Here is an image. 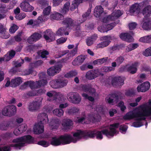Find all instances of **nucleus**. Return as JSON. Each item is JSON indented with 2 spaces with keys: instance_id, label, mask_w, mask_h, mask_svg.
I'll list each match as a JSON object with an SVG mask.
<instances>
[{
  "instance_id": "1",
  "label": "nucleus",
  "mask_w": 151,
  "mask_h": 151,
  "mask_svg": "<svg viewBox=\"0 0 151 151\" xmlns=\"http://www.w3.org/2000/svg\"><path fill=\"white\" fill-rule=\"evenodd\" d=\"M109 130L104 129L101 131H91L81 130H78L77 132L74 133L73 136L77 139H81L82 138L88 139L93 138L95 136L96 138L99 140H101L103 138L102 134L106 136H110L113 137L116 132V129L113 128H109Z\"/></svg>"
},
{
  "instance_id": "2",
  "label": "nucleus",
  "mask_w": 151,
  "mask_h": 151,
  "mask_svg": "<svg viewBox=\"0 0 151 151\" xmlns=\"http://www.w3.org/2000/svg\"><path fill=\"white\" fill-rule=\"evenodd\" d=\"M37 118L39 120H40V121L37 124H36L34 127L33 131L35 134L42 133L44 131L43 124L48 123L49 121L47 114L45 113L39 114Z\"/></svg>"
},
{
  "instance_id": "3",
  "label": "nucleus",
  "mask_w": 151,
  "mask_h": 151,
  "mask_svg": "<svg viewBox=\"0 0 151 151\" xmlns=\"http://www.w3.org/2000/svg\"><path fill=\"white\" fill-rule=\"evenodd\" d=\"M17 112V108L14 105H8L4 107L2 111V114L5 116H11Z\"/></svg>"
},
{
  "instance_id": "4",
  "label": "nucleus",
  "mask_w": 151,
  "mask_h": 151,
  "mask_svg": "<svg viewBox=\"0 0 151 151\" xmlns=\"http://www.w3.org/2000/svg\"><path fill=\"white\" fill-rule=\"evenodd\" d=\"M12 142L13 143H23L22 142H24L28 144H32L34 142V138L31 136L28 135L14 139Z\"/></svg>"
},
{
  "instance_id": "5",
  "label": "nucleus",
  "mask_w": 151,
  "mask_h": 151,
  "mask_svg": "<svg viewBox=\"0 0 151 151\" xmlns=\"http://www.w3.org/2000/svg\"><path fill=\"white\" fill-rule=\"evenodd\" d=\"M67 98L71 103L75 104H79L81 100V97L77 93L70 92L68 95Z\"/></svg>"
},
{
  "instance_id": "6",
  "label": "nucleus",
  "mask_w": 151,
  "mask_h": 151,
  "mask_svg": "<svg viewBox=\"0 0 151 151\" xmlns=\"http://www.w3.org/2000/svg\"><path fill=\"white\" fill-rule=\"evenodd\" d=\"M61 144L65 145L70 143L71 142L76 143L77 140L73 138L70 134H65L60 136Z\"/></svg>"
},
{
  "instance_id": "7",
  "label": "nucleus",
  "mask_w": 151,
  "mask_h": 151,
  "mask_svg": "<svg viewBox=\"0 0 151 151\" xmlns=\"http://www.w3.org/2000/svg\"><path fill=\"white\" fill-rule=\"evenodd\" d=\"M101 74L100 70L98 68L90 70L88 71L85 76L86 78L89 80H91L98 77Z\"/></svg>"
},
{
  "instance_id": "8",
  "label": "nucleus",
  "mask_w": 151,
  "mask_h": 151,
  "mask_svg": "<svg viewBox=\"0 0 151 151\" xmlns=\"http://www.w3.org/2000/svg\"><path fill=\"white\" fill-rule=\"evenodd\" d=\"M121 92L118 91L116 93H111L108 95L109 98L106 97L105 99L106 102L110 105H113L114 101L117 102L119 100V95H120Z\"/></svg>"
},
{
  "instance_id": "9",
  "label": "nucleus",
  "mask_w": 151,
  "mask_h": 151,
  "mask_svg": "<svg viewBox=\"0 0 151 151\" xmlns=\"http://www.w3.org/2000/svg\"><path fill=\"white\" fill-rule=\"evenodd\" d=\"M43 34V37L47 42H50L55 40V34L50 29L46 30Z\"/></svg>"
},
{
  "instance_id": "10",
  "label": "nucleus",
  "mask_w": 151,
  "mask_h": 151,
  "mask_svg": "<svg viewBox=\"0 0 151 151\" xmlns=\"http://www.w3.org/2000/svg\"><path fill=\"white\" fill-rule=\"evenodd\" d=\"M62 65L61 64H58L52 67L47 70V73L50 76H53L61 70Z\"/></svg>"
},
{
  "instance_id": "11",
  "label": "nucleus",
  "mask_w": 151,
  "mask_h": 151,
  "mask_svg": "<svg viewBox=\"0 0 151 151\" xmlns=\"http://www.w3.org/2000/svg\"><path fill=\"white\" fill-rule=\"evenodd\" d=\"M24 145V143H18L15 144H11L8 146H5L1 148L2 151H10L11 147H14L15 149H21Z\"/></svg>"
},
{
  "instance_id": "12",
  "label": "nucleus",
  "mask_w": 151,
  "mask_h": 151,
  "mask_svg": "<svg viewBox=\"0 0 151 151\" xmlns=\"http://www.w3.org/2000/svg\"><path fill=\"white\" fill-rule=\"evenodd\" d=\"M111 84L114 87L118 88L124 84V80L120 76L115 77L112 80Z\"/></svg>"
},
{
  "instance_id": "13",
  "label": "nucleus",
  "mask_w": 151,
  "mask_h": 151,
  "mask_svg": "<svg viewBox=\"0 0 151 151\" xmlns=\"http://www.w3.org/2000/svg\"><path fill=\"white\" fill-rule=\"evenodd\" d=\"M111 37L109 35L104 37L103 39L106 40L98 44L96 46V48H102L107 46L110 43L109 40H111Z\"/></svg>"
},
{
  "instance_id": "14",
  "label": "nucleus",
  "mask_w": 151,
  "mask_h": 151,
  "mask_svg": "<svg viewBox=\"0 0 151 151\" xmlns=\"http://www.w3.org/2000/svg\"><path fill=\"white\" fill-rule=\"evenodd\" d=\"M91 8H88L87 11L85 12L82 15V18L81 20H78L77 21V25H79L81 23L84 22L86 20L89 19L91 17L90 14L91 12Z\"/></svg>"
},
{
  "instance_id": "15",
  "label": "nucleus",
  "mask_w": 151,
  "mask_h": 151,
  "mask_svg": "<svg viewBox=\"0 0 151 151\" xmlns=\"http://www.w3.org/2000/svg\"><path fill=\"white\" fill-rule=\"evenodd\" d=\"M73 124L72 120L69 119H65L63 121L62 126L64 129L68 130L72 128Z\"/></svg>"
},
{
  "instance_id": "16",
  "label": "nucleus",
  "mask_w": 151,
  "mask_h": 151,
  "mask_svg": "<svg viewBox=\"0 0 151 151\" xmlns=\"http://www.w3.org/2000/svg\"><path fill=\"white\" fill-rule=\"evenodd\" d=\"M139 65V63L137 62H135L132 63L131 65H128L127 71L131 74L135 73L137 70V68L138 67Z\"/></svg>"
},
{
  "instance_id": "17",
  "label": "nucleus",
  "mask_w": 151,
  "mask_h": 151,
  "mask_svg": "<svg viewBox=\"0 0 151 151\" xmlns=\"http://www.w3.org/2000/svg\"><path fill=\"white\" fill-rule=\"evenodd\" d=\"M150 86V84L149 82H145L141 84L140 86H137V91L138 92H145L149 89Z\"/></svg>"
},
{
  "instance_id": "18",
  "label": "nucleus",
  "mask_w": 151,
  "mask_h": 151,
  "mask_svg": "<svg viewBox=\"0 0 151 151\" xmlns=\"http://www.w3.org/2000/svg\"><path fill=\"white\" fill-rule=\"evenodd\" d=\"M42 36L41 34L35 32L27 39V42L29 44H32L34 42H35L39 40Z\"/></svg>"
},
{
  "instance_id": "19",
  "label": "nucleus",
  "mask_w": 151,
  "mask_h": 151,
  "mask_svg": "<svg viewBox=\"0 0 151 151\" xmlns=\"http://www.w3.org/2000/svg\"><path fill=\"white\" fill-rule=\"evenodd\" d=\"M20 7L23 11L26 12H31L34 9L33 7L30 5L28 2L26 1H24L21 3Z\"/></svg>"
},
{
  "instance_id": "20",
  "label": "nucleus",
  "mask_w": 151,
  "mask_h": 151,
  "mask_svg": "<svg viewBox=\"0 0 151 151\" xmlns=\"http://www.w3.org/2000/svg\"><path fill=\"white\" fill-rule=\"evenodd\" d=\"M86 58L85 55H79L72 62V65L74 66L80 65L83 63Z\"/></svg>"
},
{
  "instance_id": "21",
  "label": "nucleus",
  "mask_w": 151,
  "mask_h": 151,
  "mask_svg": "<svg viewBox=\"0 0 151 151\" xmlns=\"http://www.w3.org/2000/svg\"><path fill=\"white\" fill-rule=\"evenodd\" d=\"M142 27L145 30L151 29V21L149 18H144L142 23Z\"/></svg>"
},
{
  "instance_id": "22",
  "label": "nucleus",
  "mask_w": 151,
  "mask_h": 151,
  "mask_svg": "<svg viewBox=\"0 0 151 151\" xmlns=\"http://www.w3.org/2000/svg\"><path fill=\"white\" fill-rule=\"evenodd\" d=\"M62 24L66 28L74 26L75 25L74 20L70 17L65 18L62 22Z\"/></svg>"
},
{
  "instance_id": "23",
  "label": "nucleus",
  "mask_w": 151,
  "mask_h": 151,
  "mask_svg": "<svg viewBox=\"0 0 151 151\" xmlns=\"http://www.w3.org/2000/svg\"><path fill=\"white\" fill-rule=\"evenodd\" d=\"M41 104V101H33L29 104L28 109L29 111H32L36 110L39 108Z\"/></svg>"
},
{
  "instance_id": "24",
  "label": "nucleus",
  "mask_w": 151,
  "mask_h": 151,
  "mask_svg": "<svg viewBox=\"0 0 151 151\" xmlns=\"http://www.w3.org/2000/svg\"><path fill=\"white\" fill-rule=\"evenodd\" d=\"M119 37L122 40L127 42H130L132 41V37L128 33H122L120 34Z\"/></svg>"
},
{
  "instance_id": "25",
  "label": "nucleus",
  "mask_w": 151,
  "mask_h": 151,
  "mask_svg": "<svg viewBox=\"0 0 151 151\" xmlns=\"http://www.w3.org/2000/svg\"><path fill=\"white\" fill-rule=\"evenodd\" d=\"M66 28L65 27H60L56 31L55 35L58 36H61L65 35H68L69 33L66 31Z\"/></svg>"
},
{
  "instance_id": "26",
  "label": "nucleus",
  "mask_w": 151,
  "mask_h": 151,
  "mask_svg": "<svg viewBox=\"0 0 151 151\" xmlns=\"http://www.w3.org/2000/svg\"><path fill=\"white\" fill-rule=\"evenodd\" d=\"M22 79L21 77H19L15 78L14 79H12L11 86L12 87H15L19 86L22 82Z\"/></svg>"
},
{
  "instance_id": "27",
  "label": "nucleus",
  "mask_w": 151,
  "mask_h": 151,
  "mask_svg": "<svg viewBox=\"0 0 151 151\" xmlns=\"http://www.w3.org/2000/svg\"><path fill=\"white\" fill-rule=\"evenodd\" d=\"M142 13L144 16V18H149L151 14V6L149 5L145 7L143 9Z\"/></svg>"
},
{
  "instance_id": "28",
  "label": "nucleus",
  "mask_w": 151,
  "mask_h": 151,
  "mask_svg": "<svg viewBox=\"0 0 151 151\" xmlns=\"http://www.w3.org/2000/svg\"><path fill=\"white\" fill-rule=\"evenodd\" d=\"M103 12V9L101 6H97L94 10V15L96 17H99Z\"/></svg>"
},
{
  "instance_id": "29",
  "label": "nucleus",
  "mask_w": 151,
  "mask_h": 151,
  "mask_svg": "<svg viewBox=\"0 0 151 151\" xmlns=\"http://www.w3.org/2000/svg\"><path fill=\"white\" fill-rule=\"evenodd\" d=\"M97 37V35H94L87 37L86 40V45L89 46L93 44L94 42L96 40Z\"/></svg>"
},
{
  "instance_id": "30",
  "label": "nucleus",
  "mask_w": 151,
  "mask_h": 151,
  "mask_svg": "<svg viewBox=\"0 0 151 151\" xmlns=\"http://www.w3.org/2000/svg\"><path fill=\"white\" fill-rule=\"evenodd\" d=\"M50 144L54 146H58L62 145L60 136L58 138L56 137H52Z\"/></svg>"
},
{
  "instance_id": "31",
  "label": "nucleus",
  "mask_w": 151,
  "mask_h": 151,
  "mask_svg": "<svg viewBox=\"0 0 151 151\" xmlns=\"http://www.w3.org/2000/svg\"><path fill=\"white\" fill-rule=\"evenodd\" d=\"M59 120L57 118H55L52 119L50 122L49 125L52 129H57L58 127Z\"/></svg>"
},
{
  "instance_id": "32",
  "label": "nucleus",
  "mask_w": 151,
  "mask_h": 151,
  "mask_svg": "<svg viewBox=\"0 0 151 151\" xmlns=\"http://www.w3.org/2000/svg\"><path fill=\"white\" fill-rule=\"evenodd\" d=\"M63 15L58 13H56L55 14H53L51 15L50 18L51 20H60L63 18Z\"/></svg>"
},
{
  "instance_id": "33",
  "label": "nucleus",
  "mask_w": 151,
  "mask_h": 151,
  "mask_svg": "<svg viewBox=\"0 0 151 151\" xmlns=\"http://www.w3.org/2000/svg\"><path fill=\"white\" fill-rule=\"evenodd\" d=\"M108 59V57L103 58L94 60L93 63L94 65H99L102 64L107 62Z\"/></svg>"
},
{
  "instance_id": "34",
  "label": "nucleus",
  "mask_w": 151,
  "mask_h": 151,
  "mask_svg": "<svg viewBox=\"0 0 151 151\" xmlns=\"http://www.w3.org/2000/svg\"><path fill=\"white\" fill-rule=\"evenodd\" d=\"M122 14L120 10H115L112 13L111 16L110 17V18L112 19H116L121 16Z\"/></svg>"
},
{
  "instance_id": "35",
  "label": "nucleus",
  "mask_w": 151,
  "mask_h": 151,
  "mask_svg": "<svg viewBox=\"0 0 151 151\" xmlns=\"http://www.w3.org/2000/svg\"><path fill=\"white\" fill-rule=\"evenodd\" d=\"M120 22V21L119 20H117L115 22L111 23L110 24H108L107 25L106 24V29L107 30V32L112 29L117 24H118Z\"/></svg>"
},
{
  "instance_id": "36",
  "label": "nucleus",
  "mask_w": 151,
  "mask_h": 151,
  "mask_svg": "<svg viewBox=\"0 0 151 151\" xmlns=\"http://www.w3.org/2000/svg\"><path fill=\"white\" fill-rule=\"evenodd\" d=\"M83 0H74L73 2L70 9L74 10L78 7V5L81 3L82 2Z\"/></svg>"
},
{
  "instance_id": "37",
  "label": "nucleus",
  "mask_w": 151,
  "mask_h": 151,
  "mask_svg": "<svg viewBox=\"0 0 151 151\" xmlns=\"http://www.w3.org/2000/svg\"><path fill=\"white\" fill-rule=\"evenodd\" d=\"M58 88H61L66 86L68 81L66 80L58 79Z\"/></svg>"
},
{
  "instance_id": "38",
  "label": "nucleus",
  "mask_w": 151,
  "mask_h": 151,
  "mask_svg": "<svg viewBox=\"0 0 151 151\" xmlns=\"http://www.w3.org/2000/svg\"><path fill=\"white\" fill-rule=\"evenodd\" d=\"M43 63L41 60H36L35 62L30 63L29 66L32 68H37L40 65Z\"/></svg>"
},
{
  "instance_id": "39",
  "label": "nucleus",
  "mask_w": 151,
  "mask_h": 151,
  "mask_svg": "<svg viewBox=\"0 0 151 151\" xmlns=\"http://www.w3.org/2000/svg\"><path fill=\"white\" fill-rule=\"evenodd\" d=\"M53 114L58 117L63 116L64 113V111L62 109H56L53 111Z\"/></svg>"
},
{
  "instance_id": "40",
  "label": "nucleus",
  "mask_w": 151,
  "mask_h": 151,
  "mask_svg": "<svg viewBox=\"0 0 151 151\" xmlns=\"http://www.w3.org/2000/svg\"><path fill=\"white\" fill-rule=\"evenodd\" d=\"M139 46V45L137 43H132L129 45L126 49V50L128 51H130L136 48Z\"/></svg>"
},
{
  "instance_id": "41",
  "label": "nucleus",
  "mask_w": 151,
  "mask_h": 151,
  "mask_svg": "<svg viewBox=\"0 0 151 151\" xmlns=\"http://www.w3.org/2000/svg\"><path fill=\"white\" fill-rule=\"evenodd\" d=\"M47 82L46 79H42L37 81V86L40 87L44 86L47 84Z\"/></svg>"
},
{
  "instance_id": "42",
  "label": "nucleus",
  "mask_w": 151,
  "mask_h": 151,
  "mask_svg": "<svg viewBox=\"0 0 151 151\" xmlns=\"http://www.w3.org/2000/svg\"><path fill=\"white\" fill-rule=\"evenodd\" d=\"M50 86L54 88H58V79L51 81L49 83Z\"/></svg>"
},
{
  "instance_id": "43",
  "label": "nucleus",
  "mask_w": 151,
  "mask_h": 151,
  "mask_svg": "<svg viewBox=\"0 0 151 151\" xmlns=\"http://www.w3.org/2000/svg\"><path fill=\"white\" fill-rule=\"evenodd\" d=\"M70 5V4L69 2H66L64 5L61 11V13L63 14H64L68 12Z\"/></svg>"
},
{
  "instance_id": "44",
  "label": "nucleus",
  "mask_w": 151,
  "mask_h": 151,
  "mask_svg": "<svg viewBox=\"0 0 151 151\" xmlns=\"http://www.w3.org/2000/svg\"><path fill=\"white\" fill-rule=\"evenodd\" d=\"M13 134L12 132H7L5 133L2 134L1 135V137L4 139L7 140L13 137Z\"/></svg>"
},
{
  "instance_id": "45",
  "label": "nucleus",
  "mask_w": 151,
  "mask_h": 151,
  "mask_svg": "<svg viewBox=\"0 0 151 151\" xmlns=\"http://www.w3.org/2000/svg\"><path fill=\"white\" fill-rule=\"evenodd\" d=\"M124 46L123 45L121 44H116L114 45L112 47L110 48L111 50L112 51H115L117 50H119L120 49L123 47Z\"/></svg>"
},
{
  "instance_id": "46",
  "label": "nucleus",
  "mask_w": 151,
  "mask_h": 151,
  "mask_svg": "<svg viewBox=\"0 0 151 151\" xmlns=\"http://www.w3.org/2000/svg\"><path fill=\"white\" fill-rule=\"evenodd\" d=\"M8 122L9 127H15L18 126L15 118H11L10 121Z\"/></svg>"
},
{
  "instance_id": "47",
  "label": "nucleus",
  "mask_w": 151,
  "mask_h": 151,
  "mask_svg": "<svg viewBox=\"0 0 151 151\" xmlns=\"http://www.w3.org/2000/svg\"><path fill=\"white\" fill-rule=\"evenodd\" d=\"M139 9L138 4H133L130 7L129 12L130 13H133L137 10H138Z\"/></svg>"
},
{
  "instance_id": "48",
  "label": "nucleus",
  "mask_w": 151,
  "mask_h": 151,
  "mask_svg": "<svg viewBox=\"0 0 151 151\" xmlns=\"http://www.w3.org/2000/svg\"><path fill=\"white\" fill-rule=\"evenodd\" d=\"M77 74V73L76 71H71L65 74L64 76L67 78H71L76 76Z\"/></svg>"
},
{
  "instance_id": "49",
  "label": "nucleus",
  "mask_w": 151,
  "mask_h": 151,
  "mask_svg": "<svg viewBox=\"0 0 151 151\" xmlns=\"http://www.w3.org/2000/svg\"><path fill=\"white\" fill-rule=\"evenodd\" d=\"M124 58L122 56H119L115 60V61L117 63V65L119 66L124 61Z\"/></svg>"
},
{
  "instance_id": "50",
  "label": "nucleus",
  "mask_w": 151,
  "mask_h": 151,
  "mask_svg": "<svg viewBox=\"0 0 151 151\" xmlns=\"http://www.w3.org/2000/svg\"><path fill=\"white\" fill-rule=\"evenodd\" d=\"M9 127V126L8 122H4L0 124V129L2 130H7Z\"/></svg>"
},
{
  "instance_id": "51",
  "label": "nucleus",
  "mask_w": 151,
  "mask_h": 151,
  "mask_svg": "<svg viewBox=\"0 0 151 151\" xmlns=\"http://www.w3.org/2000/svg\"><path fill=\"white\" fill-rule=\"evenodd\" d=\"M25 84L29 86L31 89L35 88H36V83L32 81H30L25 82Z\"/></svg>"
},
{
  "instance_id": "52",
  "label": "nucleus",
  "mask_w": 151,
  "mask_h": 151,
  "mask_svg": "<svg viewBox=\"0 0 151 151\" xmlns=\"http://www.w3.org/2000/svg\"><path fill=\"white\" fill-rule=\"evenodd\" d=\"M91 85V84L83 85L81 86V88L84 92H88Z\"/></svg>"
},
{
  "instance_id": "53",
  "label": "nucleus",
  "mask_w": 151,
  "mask_h": 151,
  "mask_svg": "<svg viewBox=\"0 0 151 151\" xmlns=\"http://www.w3.org/2000/svg\"><path fill=\"white\" fill-rule=\"evenodd\" d=\"M86 118L85 115H84L83 116L78 117V119L76 120V123L78 124H83V123L85 122Z\"/></svg>"
},
{
  "instance_id": "54",
  "label": "nucleus",
  "mask_w": 151,
  "mask_h": 151,
  "mask_svg": "<svg viewBox=\"0 0 151 151\" xmlns=\"http://www.w3.org/2000/svg\"><path fill=\"white\" fill-rule=\"evenodd\" d=\"M37 144L44 147H47L50 145L49 143L45 140H40L38 142Z\"/></svg>"
},
{
  "instance_id": "55",
  "label": "nucleus",
  "mask_w": 151,
  "mask_h": 151,
  "mask_svg": "<svg viewBox=\"0 0 151 151\" xmlns=\"http://www.w3.org/2000/svg\"><path fill=\"white\" fill-rule=\"evenodd\" d=\"M48 18V16L45 14L41 15V16L39 17L38 19L40 20V22H42L46 21Z\"/></svg>"
},
{
  "instance_id": "56",
  "label": "nucleus",
  "mask_w": 151,
  "mask_h": 151,
  "mask_svg": "<svg viewBox=\"0 0 151 151\" xmlns=\"http://www.w3.org/2000/svg\"><path fill=\"white\" fill-rule=\"evenodd\" d=\"M25 17V14L23 12L19 14H17L15 17L17 20H21L24 19Z\"/></svg>"
},
{
  "instance_id": "57",
  "label": "nucleus",
  "mask_w": 151,
  "mask_h": 151,
  "mask_svg": "<svg viewBox=\"0 0 151 151\" xmlns=\"http://www.w3.org/2000/svg\"><path fill=\"white\" fill-rule=\"evenodd\" d=\"M106 24H103L101 26H99L98 28V29L99 31L101 32H107V30H106Z\"/></svg>"
},
{
  "instance_id": "58",
  "label": "nucleus",
  "mask_w": 151,
  "mask_h": 151,
  "mask_svg": "<svg viewBox=\"0 0 151 151\" xmlns=\"http://www.w3.org/2000/svg\"><path fill=\"white\" fill-rule=\"evenodd\" d=\"M79 109L76 107H73L71 109H69L68 110V112L70 114H73L76 113L78 112L79 111Z\"/></svg>"
},
{
  "instance_id": "59",
  "label": "nucleus",
  "mask_w": 151,
  "mask_h": 151,
  "mask_svg": "<svg viewBox=\"0 0 151 151\" xmlns=\"http://www.w3.org/2000/svg\"><path fill=\"white\" fill-rule=\"evenodd\" d=\"M143 54L146 56H151V47L146 49L143 52Z\"/></svg>"
},
{
  "instance_id": "60",
  "label": "nucleus",
  "mask_w": 151,
  "mask_h": 151,
  "mask_svg": "<svg viewBox=\"0 0 151 151\" xmlns=\"http://www.w3.org/2000/svg\"><path fill=\"white\" fill-rule=\"evenodd\" d=\"M10 35L6 32V30H5L4 32L1 34V37L4 39H7L10 36Z\"/></svg>"
},
{
  "instance_id": "61",
  "label": "nucleus",
  "mask_w": 151,
  "mask_h": 151,
  "mask_svg": "<svg viewBox=\"0 0 151 151\" xmlns=\"http://www.w3.org/2000/svg\"><path fill=\"white\" fill-rule=\"evenodd\" d=\"M51 7L49 6L44 9L43 11V13L47 15H48L50 13Z\"/></svg>"
},
{
  "instance_id": "62",
  "label": "nucleus",
  "mask_w": 151,
  "mask_h": 151,
  "mask_svg": "<svg viewBox=\"0 0 151 151\" xmlns=\"http://www.w3.org/2000/svg\"><path fill=\"white\" fill-rule=\"evenodd\" d=\"M67 40V37H61L58 39L57 40V42L58 44H63Z\"/></svg>"
},
{
  "instance_id": "63",
  "label": "nucleus",
  "mask_w": 151,
  "mask_h": 151,
  "mask_svg": "<svg viewBox=\"0 0 151 151\" xmlns=\"http://www.w3.org/2000/svg\"><path fill=\"white\" fill-rule=\"evenodd\" d=\"M21 35L22 33L20 32L18 34L14 36V39L15 41L18 42H20L22 40L21 38Z\"/></svg>"
},
{
  "instance_id": "64",
  "label": "nucleus",
  "mask_w": 151,
  "mask_h": 151,
  "mask_svg": "<svg viewBox=\"0 0 151 151\" xmlns=\"http://www.w3.org/2000/svg\"><path fill=\"white\" fill-rule=\"evenodd\" d=\"M137 24L136 22H132L129 24V26L130 30L134 29L136 27Z\"/></svg>"
}]
</instances>
